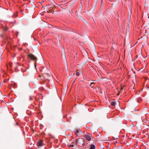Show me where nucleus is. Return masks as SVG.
Wrapping results in <instances>:
<instances>
[{
    "label": "nucleus",
    "mask_w": 149,
    "mask_h": 149,
    "mask_svg": "<svg viewBox=\"0 0 149 149\" xmlns=\"http://www.w3.org/2000/svg\"><path fill=\"white\" fill-rule=\"evenodd\" d=\"M28 56L31 60L35 61V65L36 67V61L37 60V58L34 55L32 54H30L28 55Z\"/></svg>",
    "instance_id": "f257e3e1"
},
{
    "label": "nucleus",
    "mask_w": 149,
    "mask_h": 149,
    "mask_svg": "<svg viewBox=\"0 0 149 149\" xmlns=\"http://www.w3.org/2000/svg\"><path fill=\"white\" fill-rule=\"evenodd\" d=\"M28 56L31 60L35 61V65L36 67V61L37 60V58L34 55L32 54H30L28 55Z\"/></svg>",
    "instance_id": "f03ea898"
},
{
    "label": "nucleus",
    "mask_w": 149,
    "mask_h": 149,
    "mask_svg": "<svg viewBox=\"0 0 149 149\" xmlns=\"http://www.w3.org/2000/svg\"><path fill=\"white\" fill-rule=\"evenodd\" d=\"M84 139H79L77 141V144L79 146H84Z\"/></svg>",
    "instance_id": "7ed1b4c3"
},
{
    "label": "nucleus",
    "mask_w": 149,
    "mask_h": 149,
    "mask_svg": "<svg viewBox=\"0 0 149 149\" xmlns=\"http://www.w3.org/2000/svg\"><path fill=\"white\" fill-rule=\"evenodd\" d=\"M84 138H85L88 141H90L91 140L92 137L90 134H88L84 135Z\"/></svg>",
    "instance_id": "20e7f679"
},
{
    "label": "nucleus",
    "mask_w": 149,
    "mask_h": 149,
    "mask_svg": "<svg viewBox=\"0 0 149 149\" xmlns=\"http://www.w3.org/2000/svg\"><path fill=\"white\" fill-rule=\"evenodd\" d=\"M22 66L20 65H17L15 68V71L17 72L21 70Z\"/></svg>",
    "instance_id": "39448f33"
},
{
    "label": "nucleus",
    "mask_w": 149,
    "mask_h": 149,
    "mask_svg": "<svg viewBox=\"0 0 149 149\" xmlns=\"http://www.w3.org/2000/svg\"><path fill=\"white\" fill-rule=\"evenodd\" d=\"M43 141L40 140L38 142V146H42L44 145Z\"/></svg>",
    "instance_id": "423d86ee"
},
{
    "label": "nucleus",
    "mask_w": 149,
    "mask_h": 149,
    "mask_svg": "<svg viewBox=\"0 0 149 149\" xmlns=\"http://www.w3.org/2000/svg\"><path fill=\"white\" fill-rule=\"evenodd\" d=\"M75 133L77 136H79V135L81 134V132L80 130H77L75 132Z\"/></svg>",
    "instance_id": "0eeeda50"
},
{
    "label": "nucleus",
    "mask_w": 149,
    "mask_h": 149,
    "mask_svg": "<svg viewBox=\"0 0 149 149\" xmlns=\"http://www.w3.org/2000/svg\"><path fill=\"white\" fill-rule=\"evenodd\" d=\"M118 101H112L111 102V104L112 106H115L116 104H118Z\"/></svg>",
    "instance_id": "6e6552de"
},
{
    "label": "nucleus",
    "mask_w": 149,
    "mask_h": 149,
    "mask_svg": "<svg viewBox=\"0 0 149 149\" xmlns=\"http://www.w3.org/2000/svg\"><path fill=\"white\" fill-rule=\"evenodd\" d=\"M89 146H90V147L89 149H95V146L94 144H92Z\"/></svg>",
    "instance_id": "1a4fd4ad"
},
{
    "label": "nucleus",
    "mask_w": 149,
    "mask_h": 149,
    "mask_svg": "<svg viewBox=\"0 0 149 149\" xmlns=\"http://www.w3.org/2000/svg\"><path fill=\"white\" fill-rule=\"evenodd\" d=\"M129 29H128V30L127 29V32H126V36L127 38H128V37H129Z\"/></svg>",
    "instance_id": "9d476101"
},
{
    "label": "nucleus",
    "mask_w": 149,
    "mask_h": 149,
    "mask_svg": "<svg viewBox=\"0 0 149 149\" xmlns=\"http://www.w3.org/2000/svg\"><path fill=\"white\" fill-rule=\"evenodd\" d=\"M84 56H85L86 58H88V55L87 51L84 52Z\"/></svg>",
    "instance_id": "9b49d317"
},
{
    "label": "nucleus",
    "mask_w": 149,
    "mask_h": 149,
    "mask_svg": "<svg viewBox=\"0 0 149 149\" xmlns=\"http://www.w3.org/2000/svg\"><path fill=\"white\" fill-rule=\"evenodd\" d=\"M34 97L32 96H29V100H33V97Z\"/></svg>",
    "instance_id": "f8f14e48"
},
{
    "label": "nucleus",
    "mask_w": 149,
    "mask_h": 149,
    "mask_svg": "<svg viewBox=\"0 0 149 149\" xmlns=\"http://www.w3.org/2000/svg\"><path fill=\"white\" fill-rule=\"evenodd\" d=\"M44 89L43 87H41L39 88V90L40 91H43Z\"/></svg>",
    "instance_id": "ddd939ff"
},
{
    "label": "nucleus",
    "mask_w": 149,
    "mask_h": 149,
    "mask_svg": "<svg viewBox=\"0 0 149 149\" xmlns=\"http://www.w3.org/2000/svg\"><path fill=\"white\" fill-rule=\"evenodd\" d=\"M9 66L11 68L12 67V64L10 63H9V65H7V67H8V66Z\"/></svg>",
    "instance_id": "4468645a"
},
{
    "label": "nucleus",
    "mask_w": 149,
    "mask_h": 149,
    "mask_svg": "<svg viewBox=\"0 0 149 149\" xmlns=\"http://www.w3.org/2000/svg\"><path fill=\"white\" fill-rule=\"evenodd\" d=\"M76 75L77 76H79V73L78 72H77L76 73Z\"/></svg>",
    "instance_id": "2eb2a0df"
},
{
    "label": "nucleus",
    "mask_w": 149,
    "mask_h": 149,
    "mask_svg": "<svg viewBox=\"0 0 149 149\" xmlns=\"http://www.w3.org/2000/svg\"><path fill=\"white\" fill-rule=\"evenodd\" d=\"M94 84V83L93 82H91L90 83V86L91 87H92L93 86L92 85H93Z\"/></svg>",
    "instance_id": "dca6fc26"
},
{
    "label": "nucleus",
    "mask_w": 149,
    "mask_h": 149,
    "mask_svg": "<svg viewBox=\"0 0 149 149\" xmlns=\"http://www.w3.org/2000/svg\"><path fill=\"white\" fill-rule=\"evenodd\" d=\"M103 6V3L102 0L101 4V7H102Z\"/></svg>",
    "instance_id": "f3484780"
},
{
    "label": "nucleus",
    "mask_w": 149,
    "mask_h": 149,
    "mask_svg": "<svg viewBox=\"0 0 149 149\" xmlns=\"http://www.w3.org/2000/svg\"><path fill=\"white\" fill-rule=\"evenodd\" d=\"M15 125H17V126H18V125H19V123H17L15 124Z\"/></svg>",
    "instance_id": "a211bd4d"
},
{
    "label": "nucleus",
    "mask_w": 149,
    "mask_h": 149,
    "mask_svg": "<svg viewBox=\"0 0 149 149\" xmlns=\"http://www.w3.org/2000/svg\"><path fill=\"white\" fill-rule=\"evenodd\" d=\"M74 146V145H69V147H73Z\"/></svg>",
    "instance_id": "6ab92c4d"
},
{
    "label": "nucleus",
    "mask_w": 149,
    "mask_h": 149,
    "mask_svg": "<svg viewBox=\"0 0 149 149\" xmlns=\"http://www.w3.org/2000/svg\"><path fill=\"white\" fill-rule=\"evenodd\" d=\"M92 46H93L94 47H95V45H94V44H93V43H92Z\"/></svg>",
    "instance_id": "aec40b11"
},
{
    "label": "nucleus",
    "mask_w": 149,
    "mask_h": 149,
    "mask_svg": "<svg viewBox=\"0 0 149 149\" xmlns=\"http://www.w3.org/2000/svg\"><path fill=\"white\" fill-rule=\"evenodd\" d=\"M148 17L149 18V15H148Z\"/></svg>",
    "instance_id": "412c9836"
},
{
    "label": "nucleus",
    "mask_w": 149,
    "mask_h": 149,
    "mask_svg": "<svg viewBox=\"0 0 149 149\" xmlns=\"http://www.w3.org/2000/svg\"><path fill=\"white\" fill-rule=\"evenodd\" d=\"M145 31H146V32H147V31H146V30H145Z\"/></svg>",
    "instance_id": "4be33fe9"
},
{
    "label": "nucleus",
    "mask_w": 149,
    "mask_h": 149,
    "mask_svg": "<svg viewBox=\"0 0 149 149\" xmlns=\"http://www.w3.org/2000/svg\"><path fill=\"white\" fill-rule=\"evenodd\" d=\"M35 98V99L36 100V98Z\"/></svg>",
    "instance_id": "5701e85b"
},
{
    "label": "nucleus",
    "mask_w": 149,
    "mask_h": 149,
    "mask_svg": "<svg viewBox=\"0 0 149 149\" xmlns=\"http://www.w3.org/2000/svg\"><path fill=\"white\" fill-rule=\"evenodd\" d=\"M85 148H86V147Z\"/></svg>",
    "instance_id": "b1692460"
}]
</instances>
